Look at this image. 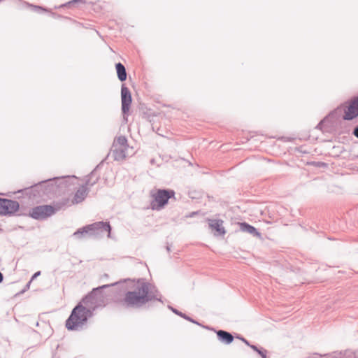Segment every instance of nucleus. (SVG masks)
Returning a JSON list of instances; mask_svg holds the SVG:
<instances>
[{"mask_svg": "<svg viewBox=\"0 0 358 358\" xmlns=\"http://www.w3.org/2000/svg\"><path fill=\"white\" fill-rule=\"evenodd\" d=\"M322 124V121H321L317 126V128H320Z\"/></svg>", "mask_w": 358, "mask_h": 358, "instance_id": "obj_33", "label": "nucleus"}, {"mask_svg": "<svg viewBox=\"0 0 358 358\" xmlns=\"http://www.w3.org/2000/svg\"><path fill=\"white\" fill-rule=\"evenodd\" d=\"M49 13L51 14V15H52L53 17H59V15H57V14H56L55 13H52V12H51V11H50V12H49Z\"/></svg>", "mask_w": 358, "mask_h": 358, "instance_id": "obj_31", "label": "nucleus"}, {"mask_svg": "<svg viewBox=\"0 0 358 358\" xmlns=\"http://www.w3.org/2000/svg\"><path fill=\"white\" fill-rule=\"evenodd\" d=\"M20 208L17 201L0 198V215H14Z\"/></svg>", "mask_w": 358, "mask_h": 358, "instance_id": "obj_7", "label": "nucleus"}, {"mask_svg": "<svg viewBox=\"0 0 358 358\" xmlns=\"http://www.w3.org/2000/svg\"><path fill=\"white\" fill-rule=\"evenodd\" d=\"M341 358H358V354L350 350H347Z\"/></svg>", "mask_w": 358, "mask_h": 358, "instance_id": "obj_23", "label": "nucleus"}, {"mask_svg": "<svg viewBox=\"0 0 358 358\" xmlns=\"http://www.w3.org/2000/svg\"><path fill=\"white\" fill-rule=\"evenodd\" d=\"M166 250H167V251H168V252H169V251H170V250H171V249H170V247H169V246H166Z\"/></svg>", "mask_w": 358, "mask_h": 358, "instance_id": "obj_34", "label": "nucleus"}, {"mask_svg": "<svg viewBox=\"0 0 358 358\" xmlns=\"http://www.w3.org/2000/svg\"><path fill=\"white\" fill-rule=\"evenodd\" d=\"M266 352L267 351L263 348H260V350L257 352V353L262 357L266 358Z\"/></svg>", "mask_w": 358, "mask_h": 358, "instance_id": "obj_25", "label": "nucleus"}, {"mask_svg": "<svg viewBox=\"0 0 358 358\" xmlns=\"http://www.w3.org/2000/svg\"><path fill=\"white\" fill-rule=\"evenodd\" d=\"M117 282L103 285L92 290L86 295L72 310L66 320L65 326L68 330L78 331L82 329L94 312L100 307L106 306L107 296L103 289L117 285Z\"/></svg>", "mask_w": 358, "mask_h": 358, "instance_id": "obj_1", "label": "nucleus"}, {"mask_svg": "<svg viewBox=\"0 0 358 358\" xmlns=\"http://www.w3.org/2000/svg\"><path fill=\"white\" fill-rule=\"evenodd\" d=\"M88 189L85 185H82L75 193L72 200L73 204L80 203L83 201L88 194Z\"/></svg>", "mask_w": 358, "mask_h": 358, "instance_id": "obj_10", "label": "nucleus"}, {"mask_svg": "<svg viewBox=\"0 0 358 358\" xmlns=\"http://www.w3.org/2000/svg\"><path fill=\"white\" fill-rule=\"evenodd\" d=\"M131 101L132 99L130 90L123 84L121 87L122 112L123 114L128 113Z\"/></svg>", "mask_w": 358, "mask_h": 358, "instance_id": "obj_9", "label": "nucleus"}, {"mask_svg": "<svg viewBox=\"0 0 358 358\" xmlns=\"http://www.w3.org/2000/svg\"><path fill=\"white\" fill-rule=\"evenodd\" d=\"M267 358V357H266Z\"/></svg>", "mask_w": 358, "mask_h": 358, "instance_id": "obj_37", "label": "nucleus"}, {"mask_svg": "<svg viewBox=\"0 0 358 358\" xmlns=\"http://www.w3.org/2000/svg\"><path fill=\"white\" fill-rule=\"evenodd\" d=\"M267 358V357H266Z\"/></svg>", "mask_w": 358, "mask_h": 358, "instance_id": "obj_36", "label": "nucleus"}, {"mask_svg": "<svg viewBox=\"0 0 358 358\" xmlns=\"http://www.w3.org/2000/svg\"><path fill=\"white\" fill-rule=\"evenodd\" d=\"M23 4L24 6H27V7L31 8V9L34 11L37 12V13H40L41 11L50 12V9H48L46 8L42 7L41 6L33 5V4H30L29 3H27V2H23Z\"/></svg>", "mask_w": 358, "mask_h": 358, "instance_id": "obj_21", "label": "nucleus"}, {"mask_svg": "<svg viewBox=\"0 0 358 358\" xmlns=\"http://www.w3.org/2000/svg\"><path fill=\"white\" fill-rule=\"evenodd\" d=\"M150 195L152 201L150 203V206L152 210H160L167 203L170 199L175 198V192L169 189H157L155 191H152Z\"/></svg>", "mask_w": 358, "mask_h": 358, "instance_id": "obj_4", "label": "nucleus"}, {"mask_svg": "<svg viewBox=\"0 0 358 358\" xmlns=\"http://www.w3.org/2000/svg\"><path fill=\"white\" fill-rule=\"evenodd\" d=\"M223 221L221 220H209V227L215 229L218 235H224L226 231L224 228L222 227Z\"/></svg>", "mask_w": 358, "mask_h": 358, "instance_id": "obj_14", "label": "nucleus"}, {"mask_svg": "<svg viewBox=\"0 0 358 358\" xmlns=\"http://www.w3.org/2000/svg\"><path fill=\"white\" fill-rule=\"evenodd\" d=\"M41 275V271L36 272L31 277V281Z\"/></svg>", "mask_w": 358, "mask_h": 358, "instance_id": "obj_29", "label": "nucleus"}, {"mask_svg": "<svg viewBox=\"0 0 358 358\" xmlns=\"http://www.w3.org/2000/svg\"><path fill=\"white\" fill-rule=\"evenodd\" d=\"M31 281L30 280V281H29V282L26 285L25 288H24L23 290H22V291L20 292V294H22V293H24L27 289H28L29 288V286H30V283H31Z\"/></svg>", "mask_w": 358, "mask_h": 358, "instance_id": "obj_28", "label": "nucleus"}, {"mask_svg": "<svg viewBox=\"0 0 358 358\" xmlns=\"http://www.w3.org/2000/svg\"><path fill=\"white\" fill-rule=\"evenodd\" d=\"M161 294L155 287L145 282H138L133 290L127 291L120 304L126 308H140L149 301H162Z\"/></svg>", "mask_w": 358, "mask_h": 358, "instance_id": "obj_3", "label": "nucleus"}, {"mask_svg": "<svg viewBox=\"0 0 358 358\" xmlns=\"http://www.w3.org/2000/svg\"><path fill=\"white\" fill-rule=\"evenodd\" d=\"M115 69H116L118 79L121 82L126 80L127 71H126V69H125L124 66L122 63L118 62L115 64Z\"/></svg>", "mask_w": 358, "mask_h": 358, "instance_id": "obj_15", "label": "nucleus"}, {"mask_svg": "<svg viewBox=\"0 0 358 358\" xmlns=\"http://www.w3.org/2000/svg\"><path fill=\"white\" fill-rule=\"evenodd\" d=\"M236 338H238V339H240V340H241V341H242L245 344H246L247 345H248V346L250 345V343H249V342H248V340H246L245 338L241 337V336H238Z\"/></svg>", "mask_w": 358, "mask_h": 358, "instance_id": "obj_26", "label": "nucleus"}, {"mask_svg": "<svg viewBox=\"0 0 358 358\" xmlns=\"http://www.w3.org/2000/svg\"><path fill=\"white\" fill-rule=\"evenodd\" d=\"M3 274L0 272V283L3 281Z\"/></svg>", "mask_w": 358, "mask_h": 358, "instance_id": "obj_32", "label": "nucleus"}, {"mask_svg": "<svg viewBox=\"0 0 358 358\" xmlns=\"http://www.w3.org/2000/svg\"><path fill=\"white\" fill-rule=\"evenodd\" d=\"M216 334L219 341L227 345L231 343L234 338L231 333L224 330L216 331Z\"/></svg>", "mask_w": 358, "mask_h": 358, "instance_id": "obj_12", "label": "nucleus"}, {"mask_svg": "<svg viewBox=\"0 0 358 358\" xmlns=\"http://www.w3.org/2000/svg\"><path fill=\"white\" fill-rule=\"evenodd\" d=\"M127 148L128 147L127 145V139L124 136H120L116 138L114 141L113 147H117Z\"/></svg>", "mask_w": 358, "mask_h": 358, "instance_id": "obj_19", "label": "nucleus"}, {"mask_svg": "<svg viewBox=\"0 0 358 358\" xmlns=\"http://www.w3.org/2000/svg\"><path fill=\"white\" fill-rule=\"evenodd\" d=\"M314 164L316 166L320 167V168H326L328 166L327 163L322 162H314Z\"/></svg>", "mask_w": 358, "mask_h": 358, "instance_id": "obj_24", "label": "nucleus"}, {"mask_svg": "<svg viewBox=\"0 0 358 358\" xmlns=\"http://www.w3.org/2000/svg\"><path fill=\"white\" fill-rule=\"evenodd\" d=\"M127 148H117V147H113V155L114 157V159L116 161H120L124 159L126 157V151Z\"/></svg>", "mask_w": 358, "mask_h": 358, "instance_id": "obj_16", "label": "nucleus"}, {"mask_svg": "<svg viewBox=\"0 0 358 358\" xmlns=\"http://www.w3.org/2000/svg\"><path fill=\"white\" fill-rule=\"evenodd\" d=\"M52 215H54V210L52 205L38 206L31 208L29 212V216L38 220H45Z\"/></svg>", "mask_w": 358, "mask_h": 358, "instance_id": "obj_6", "label": "nucleus"}, {"mask_svg": "<svg viewBox=\"0 0 358 358\" xmlns=\"http://www.w3.org/2000/svg\"><path fill=\"white\" fill-rule=\"evenodd\" d=\"M169 308L171 309V311L173 313H174L175 314H176L177 315L180 316L181 317H182V318H184V319H185V320H188V321H189V322H191L192 323H194V324H196L198 325H200V324L198 322L195 321L194 319H192L190 317L187 316V315L182 313V312L179 311L178 310H177V309H176V308H173V307H171L170 306H169Z\"/></svg>", "mask_w": 358, "mask_h": 358, "instance_id": "obj_20", "label": "nucleus"}, {"mask_svg": "<svg viewBox=\"0 0 358 358\" xmlns=\"http://www.w3.org/2000/svg\"><path fill=\"white\" fill-rule=\"evenodd\" d=\"M352 134L358 138V126L355 127L353 129Z\"/></svg>", "mask_w": 358, "mask_h": 358, "instance_id": "obj_27", "label": "nucleus"}, {"mask_svg": "<svg viewBox=\"0 0 358 358\" xmlns=\"http://www.w3.org/2000/svg\"><path fill=\"white\" fill-rule=\"evenodd\" d=\"M240 229L241 231L248 233L252 235L254 237H261V234L257 231V229L255 227L249 224L247 222L241 223Z\"/></svg>", "mask_w": 358, "mask_h": 358, "instance_id": "obj_13", "label": "nucleus"}, {"mask_svg": "<svg viewBox=\"0 0 358 358\" xmlns=\"http://www.w3.org/2000/svg\"><path fill=\"white\" fill-rule=\"evenodd\" d=\"M85 3V0H71L59 6H55V9H59L62 8H71L72 7L77 6L78 4H84Z\"/></svg>", "mask_w": 358, "mask_h": 358, "instance_id": "obj_17", "label": "nucleus"}, {"mask_svg": "<svg viewBox=\"0 0 358 358\" xmlns=\"http://www.w3.org/2000/svg\"><path fill=\"white\" fill-rule=\"evenodd\" d=\"M67 203H68L67 199L63 200L62 201H60V202L55 203L52 206V208L54 210V214L56 213L57 211L60 210L63 207L66 206Z\"/></svg>", "mask_w": 358, "mask_h": 358, "instance_id": "obj_22", "label": "nucleus"}, {"mask_svg": "<svg viewBox=\"0 0 358 358\" xmlns=\"http://www.w3.org/2000/svg\"><path fill=\"white\" fill-rule=\"evenodd\" d=\"M100 168V164H98L92 171L87 176V180L85 181V185L86 186H93L99 180L100 176L97 173L98 169Z\"/></svg>", "mask_w": 358, "mask_h": 358, "instance_id": "obj_11", "label": "nucleus"}, {"mask_svg": "<svg viewBox=\"0 0 358 358\" xmlns=\"http://www.w3.org/2000/svg\"><path fill=\"white\" fill-rule=\"evenodd\" d=\"M196 213L194 212L192 213V215H190V217H192L193 215H194Z\"/></svg>", "mask_w": 358, "mask_h": 358, "instance_id": "obj_35", "label": "nucleus"}, {"mask_svg": "<svg viewBox=\"0 0 358 358\" xmlns=\"http://www.w3.org/2000/svg\"><path fill=\"white\" fill-rule=\"evenodd\" d=\"M86 229L90 231V238H100L107 233V236L111 238V227L108 222H96L86 225Z\"/></svg>", "mask_w": 358, "mask_h": 358, "instance_id": "obj_5", "label": "nucleus"}, {"mask_svg": "<svg viewBox=\"0 0 358 358\" xmlns=\"http://www.w3.org/2000/svg\"><path fill=\"white\" fill-rule=\"evenodd\" d=\"M249 346H250V348H251L254 351H255V352H257L260 350V348H257V346H256V345H250H250H249Z\"/></svg>", "mask_w": 358, "mask_h": 358, "instance_id": "obj_30", "label": "nucleus"}, {"mask_svg": "<svg viewBox=\"0 0 358 358\" xmlns=\"http://www.w3.org/2000/svg\"><path fill=\"white\" fill-rule=\"evenodd\" d=\"M73 236H74L77 239H82L85 237L90 238V231L88 229H86V226L79 228L77 229L73 234Z\"/></svg>", "mask_w": 358, "mask_h": 358, "instance_id": "obj_18", "label": "nucleus"}, {"mask_svg": "<svg viewBox=\"0 0 358 358\" xmlns=\"http://www.w3.org/2000/svg\"><path fill=\"white\" fill-rule=\"evenodd\" d=\"M357 117H358V96L350 101L348 106L344 110L343 118L345 120H352Z\"/></svg>", "mask_w": 358, "mask_h": 358, "instance_id": "obj_8", "label": "nucleus"}, {"mask_svg": "<svg viewBox=\"0 0 358 358\" xmlns=\"http://www.w3.org/2000/svg\"><path fill=\"white\" fill-rule=\"evenodd\" d=\"M77 178L75 176L55 177L38 182L27 189V194L34 199L52 198L65 189L74 185Z\"/></svg>", "mask_w": 358, "mask_h": 358, "instance_id": "obj_2", "label": "nucleus"}]
</instances>
